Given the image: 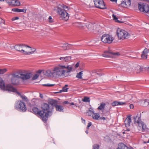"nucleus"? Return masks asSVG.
I'll return each mask as SVG.
<instances>
[{"label":"nucleus","mask_w":149,"mask_h":149,"mask_svg":"<svg viewBox=\"0 0 149 149\" xmlns=\"http://www.w3.org/2000/svg\"><path fill=\"white\" fill-rule=\"evenodd\" d=\"M75 105V106L76 107H77V106L76 105Z\"/></svg>","instance_id":"64"},{"label":"nucleus","mask_w":149,"mask_h":149,"mask_svg":"<svg viewBox=\"0 0 149 149\" xmlns=\"http://www.w3.org/2000/svg\"><path fill=\"white\" fill-rule=\"evenodd\" d=\"M79 62H77V63L76 64V65L74 66V67L75 68H77L79 66Z\"/></svg>","instance_id":"49"},{"label":"nucleus","mask_w":149,"mask_h":149,"mask_svg":"<svg viewBox=\"0 0 149 149\" xmlns=\"http://www.w3.org/2000/svg\"><path fill=\"white\" fill-rule=\"evenodd\" d=\"M149 57V56H148ZM148 56H141V58H139L140 59L145 60L147 59V60H149V57H148Z\"/></svg>","instance_id":"42"},{"label":"nucleus","mask_w":149,"mask_h":149,"mask_svg":"<svg viewBox=\"0 0 149 149\" xmlns=\"http://www.w3.org/2000/svg\"><path fill=\"white\" fill-rule=\"evenodd\" d=\"M42 72L41 70H38L37 72L33 76L32 78L33 80H36L37 79L38 77L39 74H40Z\"/></svg>","instance_id":"26"},{"label":"nucleus","mask_w":149,"mask_h":149,"mask_svg":"<svg viewBox=\"0 0 149 149\" xmlns=\"http://www.w3.org/2000/svg\"><path fill=\"white\" fill-rule=\"evenodd\" d=\"M5 21V20L2 19L1 18H0V24H4Z\"/></svg>","instance_id":"46"},{"label":"nucleus","mask_w":149,"mask_h":149,"mask_svg":"<svg viewBox=\"0 0 149 149\" xmlns=\"http://www.w3.org/2000/svg\"><path fill=\"white\" fill-rule=\"evenodd\" d=\"M112 17L113 18V19L116 22L120 23H123V22L122 21L118 20V18L116 17V16L115 15L113 14L112 15Z\"/></svg>","instance_id":"32"},{"label":"nucleus","mask_w":149,"mask_h":149,"mask_svg":"<svg viewBox=\"0 0 149 149\" xmlns=\"http://www.w3.org/2000/svg\"><path fill=\"white\" fill-rule=\"evenodd\" d=\"M19 95L21 98L24 101L27 102L29 100L27 97L25 96L19 94Z\"/></svg>","instance_id":"36"},{"label":"nucleus","mask_w":149,"mask_h":149,"mask_svg":"<svg viewBox=\"0 0 149 149\" xmlns=\"http://www.w3.org/2000/svg\"><path fill=\"white\" fill-rule=\"evenodd\" d=\"M88 111H90V112L92 113H94V111H93V109L91 107H90L89 108V110Z\"/></svg>","instance_id":"48"},{"label":"nucleus","mask_w":149,"mask_h":149,"mask_svg":"<svg viewBox=\"0 0 149 149\" xmlns=\"http://www.w3.org/2000/svg\"><path fill=\"white\" fill-rule=\"evenodd\" d=\"M26 9H19L17 8H14L12 9V10L14 12H23L24 13H26Z\"/></svg>","instance_id":"18"},{"label":"nucleus","mask_w":149,"mask_h":149,"mask_svg":"<svg viewBox=\"0 0 149 149\" xmlns=\"http://www.w3.org/2000/svg\"><path fill=\"white\" fill-rule=\"evenodd\" d=\"M130 107L131 109H133L134 108V106L132 104H130Z\"/></svg>","instance_id":"53"},{"label":"nucleus","mask_w":149,"mask_h":149,"mask_svg":"<svg viewBox=\"0 0 149 149\" xmlns=\"http://www.w3.org/2000/svg\"><path fill=\"white\" fill-rule=\"evenodd\" d=\"M137 69H138L139 70V71L137 72H139L142 70V68L140 66H137Z\"/></svg>","instance_id":"45"},{"label":"nucleus","mask_w":149,"mask_h":149,"mask_svg":"<svg viewBox=\"0 0 149 149\" xmlns=\"http://www.w3.org/2000/svg\"><path fill=\"white\" fill-rule=\"evenodd\" d=\"M95 7L101 9H106L103 0H93Z\"/></svg>","instance_id":"10"},{"label":"nucleus","mask_w":149,"mask_h":149,"mask_svg":"<svg viewBox=\"0 0 149 149\" xmlns=\"http://www.w3.org/2000/svg\"><path fill=\"white\" fill-rule=\"evenodd\" d=\"M71 45L68 43L64 44L62 46L63 50H68L71 48Z\"/></svg>","instance_id":"22"},{"label":"nucleus","mask_w":149,"mask_h":149,"mask_svg":"<svg viewBox=\"0 0 149 149\" xmlns=\"http://www.w3.org/2000/svg\"><path fill=\"white\" fill-rule=\"evenodd\" d=\"M0 88L1 89H5L6 91H9L13 92L17 91V90L10 85H8L5 87L4 82L1 78H0Z\"/></svg>","instance_id":"6"},{"label":"nucleus","mask_w":149,"mask_h":149,"mask_svg":"<svg viewBox=\"0 0 149 149\" xmlns=\"http://www.w3.org/2000/svg\"><path fill=\"white\" fill-rule=\"evenodd\" d=\"M146 1L148 2L149 3V0H146Z\"/></svg>","instance_id":"62"},{"label":"nucleus","mask_w":149,"mask_h":149,"mask_svg":"<svg viewBox=\"0 0 149 149\" xmlns=\"http://www.w3.org/2000/svg\"><path fill=\"white\" fill-rule=\"evenodd\" d=\"M99 118H100V119H101L103 120H105V118L104 117H100Z\"/></svg>","instance_id":"54"},{"label":"nucleus","mask_w":149,"mask_h":149,"mask_svg":"<svg viewBox=\"0 0 149 149\" xmlns=\"http://www.w3.org/2000/svg\"><path fill=\"white\" fill-rule=\"evenodd\" d=\"M92 117L93 119L97 120L100 118V115L98 113H93L92 114Z\"/></svg>","instance_id":"27"},{"label":"nucleus","mask_w":149,"mask_h":149,"mask_svg":"<svg viewBox=\"0 0 149 149\" xmlns=\"http://www.w3.org/2000/svg\"><path fill=\"white\" fill-rule=\"evenodd\" d=\"M6 2L9 6H12L13 5V0H5Z\"/></svg>","instance_id":"38"},{"label":"nucleus","mask_w":149,"mask_h":149,"mask_svg":"<svg viewBox=\"0 0 149 149\" xmlns=\"http://www.w3.org/2000/svg\"><path fill=\"white\" fill-rule=\"evenodd\" d=\"M17 79L15 78H13V77H11V81L12 82V83L13 84H17Z\"/></svg>","instance_id":"37"},{"label":"nucleus","mask_w":149,"mask_h":149,"mask_svg":"<svg viewBox=\"0 0 149 149\" xmlns=\"http://www.w3.org/2000/svg\"><path fill=\"white\" fill-rule=\"evenodd\" d=\"M32 110L33 113L36 115H38L43 121V115L42 113V111L40 110L36 107H34L32 108Z\"/></svg>","instance_id":"11"},{"label":"nucleus","mask_w":149,"mask_h":149,"mask_svg":"<svg viewBox=\"0 0 149 149\" xmlns=\"http://www.w3.org/2000/svg\"><path fill=\"white\" fill-rule=\"evenodd\" d=\"M30 50V48L29 49H27V48L24 49L22 51L23 52L22 54L24 55H31V52Z\"/></svg>","instance_id":"19"},{"label":"nucleus","mask_w":149,"mask_h":149,"mask_svg":"<svg viewBox=\"0 0 149 149\" xmlns=\"http://www.w3.org/2000/svg\"><path fill=\"white\" fill-rule=\"evenodd\" d=\"M117 0H111V1L112 2H116V1Z\"/></svg>","instance_id":"59"},{"label":"nucleus","mask_w":149,"mask_h":149,"mask_svg":"<svg viewBox=\"0 0 149 149\" xmlns=\"http://www.w3.org/2000/svg\"><path fill=\"white\" fill-rule=\"evenodd\" d=\"M26 45L23 44L16 45L14 46V48L16 50L22 54L23 52L22 51L23 50L24 47H26Z\"/></svg>","instance_id":"12"},{"label":"nucleus","mask_w":149,"mask_h":149,"mask_svg":"<svg viewBox=\"0 0 149 149\" xmlns=\"http://www.w3.org/2000/svg\"><path fill=\"white\" fill-rule=\"evenodd\" d=\"M19 19V18L18 17H14L12 19V21H14L15 20L18 19Z\"/></svg>","instance_id":"47"},{"label":"nucleus","mask_w":149,"mask_h":149,"mask_svg":"<svg viewBox=\"0 0 149 149\" xmlns=\"http://www.w3.org/2000/svg\"><path fill=\"white\" fill-rule=\"evenodd\" d=\"M7 69H0V74H3L7 71Z\"/></svg>","instance_id":"41"},{"label":"nucleus","mask_w":149,"mask_h":149,"mask_svg":"<svg viewBox=\"0 0 149 149\" xmlns=\"http://www.w3.org/2000/svg\"><path fill=\"white\" fill-rule=\"evenodd\" d=\"M88 30L91 31H92L93 30V25L92 23H90L88 24V25L86 26Z\"/></svg>","instance_id":"31"},{"label":"nucleus","mask_w":149,"mask_h":149,"mask_svg":"<svg viewBox=\"0 0 149 149\" xmlns=\"http://www.w3.org/2000/svg\"><path fill=\"white\" fill-rule=\"evenodd\" d=\"M15 106L16 109H19L23 112H25L26 111L27 109L25 104L22 100H18Z\"/></svg>","instance_id":"8"},{"label":"nucleus","mask_w":149,"mask_h":149,"mask_svg":"<svg viewBox=\"0 0 149 149\" xmlns=\"http://www.w3.org/2000/svg\"><path fill=\"white\" fill-rule=\"evenodd\" d=\"M149 52V49L146 48H145L142 52V54L141 56H147V55H146V54L148 53Z\"/></svg>","instance_id":"30"},{"label":"nucleus","mask_w":149,"mask_h":149,"mask_svg":"<svg viewBox=\"0 0 149 149\" xmlns=\"http://www.w3.org/2000/svg\"><path fill=\"white\" fill-rule=\"evenodd\" d=\"M72 69V67L70 65L58 64L54 68L52 73L49 70L47 71V72L50 73L56 77L65 78L70 76L69 73L71 72Z\"/></svg>","instance_id":"1"},{"label":"nucleus","mask_w":149,"mask_h":149,"mask_svg":"<svg viewBox=\"0 0 149 149\" xmlns=\"http://www.w3.org/2000/svg\"><path fill=\"white\" fill-rule=\"evenodd\" d=\"M138 6L139 10L144 13L149 12V6L144 3L139 2L138 3Z\"/></svg>","instance_id":"7"},{"label":"nucleus","mask_w":149,"mask_h":149,"mask_svg":"<svg viewBox=\"0 0 149 149\" xmlns=\"http://www.w3.org/2000/svg\"><path fill=\"white\" fill-rule=\"evenodd\" d=\"M130 0H124L120 4L121 6L124 8H127L130 6Z\"/></svg>","instance_id":"14"},{"label":"nucleus","mask_w":149,"mask_h":149,"mask_svg":"<svg viewBox=\"0 0 149 149\" xmlns=\"http://www.w3.org/2000/svg\"><path fill=\"white\" fill-rule=\"evenodd\" d=\"M92 124L91 122L88 123L87 127V128L88 129L89 127Z\"/></svg>","instance_id":"51"},{"label":"nucleus","mask_w":149,"mask_h":149,"mask_svg":"<svg viewBox=\"0 0 149 149\" xmlns=\"http://www.w3.org/2000/svg\"><path fill=\"white\" fill-rule=\"evenodd\" d=\"M143 105L144 106H146L149 105V100H143L142 102Z\"/></svg>","instance_id":"34"},{"label":"nucleus","mask_w":149,"mask_h":149,"mask_svg":"<svg viewBox=\"0 0 149 149\" xmlns=\"http://www.w3.org/2000/svg\"><path fill=\"white\" fill-rule=\"evenodd\" d=\"M5 0H0V1H5Z\"/></svg>","instance_id":"61"},{"label":"nucleus","mask_w":149,"mask_h":149,"mask_svg":"<svg viewBox=\"0 0 149 149\" xmlns=\"http://www.w3.org/2000/svg\"><path fill=\"white\" fill-rule=\"evenodd\" d=\"M26 47L30 48V50H31V54L34 53L36 51V49L35 48H32L31 47L29 46V45H26Z\"/></svg>","instance_id":"35"},{"label":"nucleus","mask_w":149,"mask_h":149,"mask_svg":"<svg viewBox=\"0 0 149 149\" xmlns=\"http://www.w3.org/2000/svg\"><path fill=\"white\" fill-rule=\"evenodd\" d=\"M31 76V74L29 73H27L26 74L21 73V79L22 80L29 79Z\"/></svg>","instance_id":"15"},{"label":"nucleus","mask_w":149,"mask_h":149,"mask_svg":"<svg viewBox=\"0 0 149 149\" xmlns=\"http://www.w3.org/2000/svg\"><path fill=\"white\" fill-rule=\"evenodd\" d=\"M40 96L41 98H42L43 97L41 93L40 94Z\"/></svg>","instance_id":"55"},{"label":"nucleus","mask_w":149,"mask_h":149,"mask_svg":"<svg viewBox=\"0 0 149 149\" xmlns=\"http://www.w3.org/2000/svg\"><path fill=\"white\" fill-rule=\"evenodd\" d=\"M145 68L146 70L148 72H149V67H146Z\"/></svg>","instance_id":"52"},{"label":"nucleus","mask_w":149,"mask_h":149,"mask_svg":"<svg viewBox=\"0 0 149 149\" xmlns=\"http://www.w3.org/2000/svg\"><path fill=\"white\" fill-rule=\"evenodd\" d=\"M13 6H19L20 5V3L18 0H13Z\"/></svg>","instance_id":"28"},{"label":"nucleus","mask_w":149,"mask_h":149,"mask_svg":"<svg viewBox=\"0 0 149 149\" xmlns=\"http://www.w3.org/2000/svg\"><path fill=\"white\" fill-rule=\"evenodd\" d=\"M70 106L74 105L73 102L70 103Z\"/></svg>","instance_id":"56"},{"label":"nucleus","mask_w":149,"mask_h":149,"mask_svg":"<svg viewBox=\"0 0 149 149\" xmlns=\"http://www.w3.org/2000/svg\"><path fill=\"white\" fill-rule=\"evenodd\" d=\"M117 149H130V148L123 143H121L118 145V147Z\"/></svg>","instance_id":"20"},{"label":"nucleus","mask_w":149,"mask_h":149,"mask_svg":"<svg viewBox=\"0 0 149 149\" xmlns=\"http://www.w3.org/2000/svg\"><path fill=\"white\" fill-rule=\"evenodd\" d=\"M100 146L97 144H95L93 146V149H99Z\"/></svg>","instance_id":"40"},{"label":"nucleus","mask_w":149,"mask_h":149,"mask_svg":"<svg viewBox=\"0 0 149 149\" xmlns=\"http://www.w3.org/2000/svg\"><path fill=\"white\" fill-rule=\"evenodd\" d=\"M125 104V102H120L114 101L111 103L112 105L113 106H115L117 105H122Z\"/></svg>","instance_id":"21"},{"label":"nucleus","mask_w":149,"mask_h":149,"mask_svg":"<svg viewBox=\"0 0 149 149\" xmlns=\"http://www.w3.org/2000/svg\"><path fill=\"white\" fill-rule=\"evenodd\" d=\"M49 22L52 23L54 22L52 17L50 16L49 17Z\"/></svg>","instance_id":"44"},{"label":"nucleus","mask_w":149,"mask_h":149,"mask_svg":"<svg viewBox=\"0 0 149 149\" xmlns=\"http://www.w3.org/2000/svg\"><path fill=\"white\" fill-rule=\"evenodd\" d=\"M131 122V119L130 116L127 117L125 121V124L126 127H128L130 125Z\"/></svg>","instance_id":"16"},{"label":"nucleus","mask_w":149,"mask_h":149,"mask_svg":"<svg viewBox=\"0 0 149 149\" xmlns=\"http://www.w3.org/2000/svg\"><path fill=\"white\" fill-rule=\"evenodd\" d=\"M78 22H75V23H74V26H76V24H78Z\"/></svg>","instance_id":"58"},{"label":"nucleus","mask_w":149,"mask_h":149,"mask_svg":"<svg viewBox=\"0 0 149 149\" xmlns=\"http://www.w3.org/2000/svg\"><path fill=\"white\" fill-rule=\"evenodd\" d=\"M117 34L118 38L120 39H127L130 36V34L127 31L119 28H118L117 30Z\"/></svg>","instance_id":"5"},{"label":"nucleus","mask_w":149,"mask_h":149,"mask_svg":"<svg viewBox=\"0 0 149 149\" xmlns=\"http://www.w3.org/2000/svg\"><path fill=\"white\" fill-rule=\"evenodd\" d=\"M70 8L63 4H59L57 6L56 12L60 15L63 20L67 21L69 17L68 11ZM55 10L56 9L55 8L54 10Z\"/></svg>","instance_id":"2"},{"label":"nucleus","mask_w":149,"mask_h":149,"mask_svg":"<svg viewBox=\"0 0 149 149\" xmlns=\"http://www.w3.org/2000/svg\"><path fill=\"white\" fill-rule=\"evenodd\" d=\"M101 40L104 43L110 44L112 42L113 39L109 34H105L102 36Z\"/></svg>","instance_id":"9"},{"label":"nucleus","mask_w":149,"mask_h":149,"mask_svg":"<svg viewBox=\"0 0 149 149\" xmlns=\"http://www.w3.org/2000/svg\"><path fill=\"white\" fill-rule=\"evenodd\" d=\"M92 113L90 112V111H88L87 113V114L89 116H91Z\"/></svg>","instance_id":"50"},{"label":"nucleus","mask_w":149,"mask_h":149,"mask_svg":"<svg viewBox=\"0 0 149 149\" xmlns=\"http://www.w3.org/2000/svg\"><path fill=\"white\" fill-rule=\"evenodd\" d=\"M54 106L57 111L60 112L63 111V107L62 106L57 104H55Z\"/></svg>","instance_id":"17"},{"label":"nucleus","mask_w":149,"mask_h":149,"mask_svg":"<svg viewBox=\"0 0 149 149\" xmlns=\"http://www.w3.org/2000/svg\"><path fill=\"white\" fill-rule=\"evenodd\" d=\"M11 76L14 78H15L17 79H21V73L18 72L15 73L11 74Z\"/></svg>","instance_id":"24"},{"label":"nucleus","mask_w":149,"mask_h":149,"mask_svg":"<svg viewBox=\"0 0 149 149\" xmlns=\"http://www.w3.org/2000/svg\"><path fill=\"white\" fill-rule=\"evenodd\" d=\"M68 86V85H65L64 87L63 88L62 91L64 92H66L68 91V88H67Z\"/></svg>","instance_id":"39"},{"label":"nucleus","mask_w":149,"mask_h":149,"mask_svg":"<svg viewBox=\"0 0 149 149\" xmlns=\"http://www.w3.org/2000/svg\"><path fill=\"white\" fill-rule=\"evenodd\" d=\"M54 84H43V86H46L52 87L54 86Z\"/></svg>","instance_id":"43"},{"label":"nucleus","mask_w":149,"mask_h":149,"mask_svg":"<svg viewBox=\"0 0 149 149\" xmlns=\"http://www.w3.org/2000/svg\"><path fill=\"white\" fill-rule=\"evenodd\" d=\"M60 59L65 62H67L70 61L71 60V58L70 56L62 57H61Z\"/></svg>","instance_id":"23"},{"label":"nucleus","mask_w":149,"mask_h":149,"mask_svg":"<svg viewBox=\"0 0 149 149\" xmlns=\"http://www.w3.org/2000/svg\"><path fill=\"white\" fill-rule=\"evenodd\" d=\"M68 103V101H65L64 102V104H67Z\"/></svg>","instance_id":"57"},{"label":"nucleus","mask_w":149,"mask_h":149,"mask_svg":"<svg viewBox=\"0 0 149 149\" xmlns=\"http://www.w3.org/2000/svg\"><path fill=\"white\" fill-rule=\"evenodd\" d=\"M82 100L85 102H89L90 101V98L87 97H84Z\"/></svg>","instance_id":"33"},{"label":"nucleus","mask_w":149,"mask_h":149,"mask_svg":"<svg viewBox=\"0 0 149 149\" xmlns=\"http://www.w3.org/2000/svg\"><path fill=\"white\" fill-rule=\"evenodd\" d=\"M104 53L106 54L105 55L103 54L102 56H110V55L118 56L121 55V53L120 52H113L111 50L105 51L104 52Z\"/></svg>","instance_id":"13"},{"label":"nucleus","mask_w":149,"mask_h":149,"mask_svg":"<svg viewBox=\"0 0 149 149\" xmlns=\"http://www.w3.org/2000/svg\"><path fill=\"white\" fill-rule=\"evenodd\" d=\"M83 73V72L82 71L77 73L76 76V77L79 79H82Z\"/></svg>","instance_id":"29"},{"label":"nucleus","mask_w":149,"mask_h":149,"mask_svg":"<svg viewBox=\"0 0 149 149\" xmlns=\"http://www.w3.org/2000/svg\"><path fill=\"white\" fill-rule=\"evenodd\" d=\"M106 106V104L105 103H102L100 104V105L98 107L97 109L99 110H101L102 111H103L104 110V107Z\"/></svg>","instance_id":"25"},{"label":"nucleus","mask_w":149,"mask_h":149,"mask_svg":"<svg viewBox=\"0 0 149 149\" xmlns=\"http://www.w3.org/2000/svg\"><path fill=\"white\" fill-rule=\"evenodd\" d=\"M133 118L134 123H137L138 125V130L143 132L146 131L147 129L146 125L141 120L140 117L137 115L134 116Z\"/></svg>","instance_id":"4"},{"label":"nucleus","mask_w":149,"mask_h":149,"mask_svg":"<svg viewBox=\"0 0 149 149\" xmlns=\"http://www.w3.org/2000/svg\"><path fill=\"white\" fill-rule=\"evenodd\" d=\"M42 113L43 117V121L46 122L48 117L53 111L54 107L52 104L51 103H44L42 106Z\"/></svg>","instance_id":"3"},{"label":"nucleus","mask_w":149,"mask_h":149,"mask_svg":"<svg viewBox=\"0 0 149 149\" xmlns=\"http://www.w3.org/2000/svg\"><path fill=\"white\" fill-rule=\"evenodd\" d=\"M86 133L87 134H88V131H86Z\"/></svg>","instance_id":"60"},{"label":"nucleus","mask_w":149,"mask_h":149,"mask_svg":"<svg viewBox=\"0 0 149 149\" xmlns=\"http://www.w3.org/2000/svg\"><path fill=\"white\" fill-rule=\"evenodd\" d=\"M81 119L83 120H84V121L85 122V120H84L83 118H81Z\"/></svg>","instance_id":"63"}]
</instances>
